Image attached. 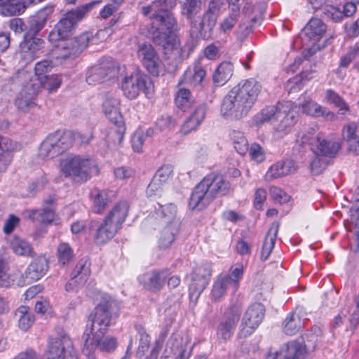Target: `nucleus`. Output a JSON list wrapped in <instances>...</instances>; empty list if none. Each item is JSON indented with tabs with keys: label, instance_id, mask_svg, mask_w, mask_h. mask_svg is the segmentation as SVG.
Returning <instances> with one entry per match:
<instances>
[{
	"label": "nucleus",
	"instance_id": "58",
	"mask_svg": "<svg viewBox=\"0 0 359 359\" xmlns=\"http://www.w3.org/2000/svg\"><path fill=\"white\" fill-rule=\"evenodd\" d=\"M269 193L271 197L276 203H286L290 199V196L285 191L277 187H271Z\"/></svg>",
	"mask_w": 359,
	"mask_h": 359
},
{
	"label": "nucleus",
	"instance_id": "36",
	"mask_svg": "<svg viewBox=\"0 0 359 359\" xmlns=\"http://www.w3.org/2000/svg\"><path fill=\"white\" fill-rule=\"evenodd\" d=\"M284 357L287 359H302L304 358L306 346L303 342L292 341L283 346Z\"/></svg>",
	"mask_w": 359,
	"mask_h": 359
},
{
	"label": "nucleus",
	"instance_id": "41",
	"mask_svg": "<svg viewBox=\"0 0 359 359\" xmlns=\"http://www.w3.org/2000/svg\"><path fill=\"white\" fill-rule=\"evenodd\" d=\"M1 12L4 15H18L25 10V6L21 0H1Z\"/></svg>",
	"mask_w": 359,
	"mask_h": 359
},
{
	"label": "nucleus",
	"instance_id": "27",
	"mask_svg": "<svg viewBox=\"0 0 359 359\" xmlns=\"http://www.w3.org/2000/svg\"><path fill=\"white\" fill-rule=\"evenodd\" d=\"M303 111L310 116L315 117H323L327 121H334L337 116L327 108L323 107L311 99L306 100L301 104Z\"/></svg>",
	"mask_w": 359,
	"mask_h": 359
},
{
	"label": "nucleus",
	"instance_id": "4",
	"mask_svg": "<svg viewBox=\"0 0 359 359\" xmlns=\"http://www.w3.org/2000/svg\"><path fill=\"white\" fill-rule=\"evenodd\" d=\"M85 12L83 10L72 11L66 13L57 24L55 29L50 33V41H58L56 49L64 53L62 55L63 59L74 57L81 51L78 41L69 36L75 25L83 18Z\"/></svg>",
	"mask_w": 359,
	"mask_h": 359
},
{
	"label": "nucleus",
	"instance_id": "11",
	"mask_svg": "<svg viewBox=\"0 0 359 359\" xmlns=\"http://www.w3.org/2000/svg\"><path fill=\"white\" fill-rule=\"evenodd\" d=\"M121 89L127 97L135 99L141 91L146 95H150L154 90V86L146 75L135 72L123 79Z\"/></svg>",
	"mask_w": 359,
	"mask_h": 359
},
{
	"label": "nucleus",
	"instance_id": "49",
	"mask_svg": "<svg viewBox=\"0 0 359 359\" xmlns=\"http://www.w3.org/2000/svg\"><path fill=\"white\" fill-rule=\"evenodd\" d=\"M152 134L151 130L144 131L141 129L135 130L131 138L132 148L135 152H142L144 142L146 138Z\"/></svg>",
	"mask_w": 359,
	"mask_h": 359
},
{
	"label": "nucleus",
	"instance_id": "29",
	"mask_svg": "<svg viewBox=\"0 0 359 359\" xmlns=\"http://www.w3.org/2000/svg\"><path fill=\"white\" fill-rule=\"evenodd\" d=\"M36 93L32 83H27L17 95L15 106L22 111H27L34 104V95Z\"/></svg>",
	"mask_w": 359,
	"mask_h": 359
},
{
	"label": "nucleus",
	"instance_id": "34",
	"mask_svg": "<svg viewBox=\"0 0 359 359\" xmlns=\"http://www.w3.org/2000/svg\"><path fill=\"white\" fill-rule=\"evenodd\" d=\"M231 285V280L226 275H219L213 283L210 298L214 302L219 301L226 293L227 288Z\"/></svg>",
	"mask_w": 359,
	"mask_h": 359
},
{
	"label": "nucleus",
	"instance_id": "17",
	"mask_svg": "<svg viewBox=\"0 0 359 359\" xmlns=\"http://www.w3.org/2000/svg\"><path fill=\"white\" fill-rule=\"evenodd\" d=\"M137 57L151 74L159 75L162 65L161 60L151 44L140 45L137 50Z\"/></svg>",
	"mask_w": 359,
	"mask_h": 359
},
{
	"label": "nucleus",
	"instance_id": "45",
	"mask_svg": "<svg viewBox=\"0 0 359 359\" xmlns=\"http://www.w3.org/2000/svg\"><path fill=\"white\" fill-rule=\"evenodd\" d=\"M325 100L327 103L332 104L336 107L339 108V113L340 114H344L349 111V107L344 99L338 93L331 89H328L325 91Z\"/></svg>",
	"mask_w": 359,
	"mask_h": 359
},
{
	"label": "nucleus",
	"instance_id": "12",
	"mask_svg": "<svg viewBox=\"0 0 359 359\" xmlns=\"http://www.w3.org/2000/svg\"><path fill=\"white\" fill-rule=\"evenodd\" d=\"M47 356L48 359H76L72 341L65 332L50 337Z\"/></svg>",
	"mask_w": 359,
	"mask_h": 359
},
{
	"label": "nucleus",
	"instance_id": "6",
	"mask_svg": "<svg viewBox=\"0 0 359 359\" xmlns=\"http://www.w3.org/2000/svg\"><path fill=\"white\" fill-rule=\"evenodd\" d=\"M95 305L93 313H91V330L97 327L100 330H107L119 314L118 302L108 294L98 290H94L91 296Z\"/></svg>",
	"mask_w": 359,
	"mask_h": 359
},
{
	"label": "nucleus",
	"instance_id": "13",
	"mask_svg": "<svg viewBox=\"0 0 359 359\" xmlns=\"http://www.w3.org/2000/svg\"><path fill=\"white\" fill-rule=\"evenodd\" d=\"M126 70V67L124 65L111 58H105L93 67L91 76H93L94 80L100 81L123 76Z\"/></svg>",
	"mask_w": 359,
	"mask_h": 359
},
{
	"label": "nucleus",
	"instance_id": "31",
	"mask_svg": "<svg viewBox=\"0 0 359 359\" xmlns=\"http://www.w3.org/2000/svg\"><path fill=\"white\" fill-rule=\"evenodd\" d=\"M15 320L18 327L22 331L28 330L33 325L35 318L30 309L26 306H20L15 313Z\"/></svg>",
	"mask_w": 359,
	"mask_h": 359
},
{
	"label": "nucleus",
	"instance_id": "10",
	"mask_svg": "<svg viewBox=\"0 0 359 359\" xmlns=\"http://www.w3.org/2000/svg\"><path fill=\"white\" fill-rule=\"evenodd\" d=\"M58 169L65 177L86 181L90 169V158L88 155L67 154L60 158Z\"/></svg>",
	"mask_w": 359,
	"mask_h": 359
},
{
	"label": "nucleus",
	"instance_id": "3",
	"mask_svg": "<svg viewBox=\"0 0 359 359\" xmlns=\"http://www.w3.org/2000/svg\"><path fill=\"white\" fill-rule=\"evenodd\" d=\"M202 0H185L182 3V14L189 20L190 35L194 39H208L216 25L217 15L214 5L209 6L203 16L199 15Z\"/></svg>",
	"mask_w": 359,
	"mask_h": 359
},
{
	"label": "nucleus",
	"instance_id": "15",
	"mask_svg": "<svg viewBox=\"0 0 359 359\" xmlns=\"http://www.w3.org/2000/svg\"><path fill=\"white\" fill-rule=\"evenodd\" d=\"M264 314V306L259 303L251 305L245 311L241 324L240 334L246 337L259 325Z\"/></svg>",
	"mask_w": 359,
	"mask_h": 359
},
{
	"label": "nucleus",
	"instance_id": "50",
	"mask_svg": "<svg viewBox=\"0 0 359 359\" xmlns=\"http://www.w3.org/2000/svg\"><path fill=\"white\" fill-rule=\"evenodd\" d=\"M193 99L190 91L185 88L180 89L175 98L177 107L183 111H186L191 107Z\"/></svg>",
	"mask_w": 359,
	"mask_h": 359
},
{
	"label": "nucleus",
	"instance_id": "8",
	"mask_svg": "<svg viewBox=\"0 0 359 359\" xmlns=\"http://www.w3.org/2000/svg\"><path fill=\"white\" fill-rule=\"evenodd\" d=\"M128 212V205L126 202L116 203L97 229L94 237L95 242L102 245L111 239L121 229Z\"/></svg>",
	"mask_w": 359,
	"mask_h": 359
},
{
	"label": "nucleus",
	"instance_id": "47",
	"mask_svg": "<svg viewBox=\"0 0 359 359\" xmlns=\"http://www.w3.org/2000/svg\"><path fill=\"white\" fill-rule=\"evenodd\" d=\"M124 133V126H115L114 127H112L107 135V142L108 145L111 147H116L119 146L123 140Z\"/></svg>",
	"mask_w": 359,
	"mask_h": 359
},
{
	"label": "nucleus",
	"instance_id": "52",
	"mask_svg": "<svg viewBox=\"0 0 359 359\" xmlns=\"http://www.w3.org/2000/svg\"><path fill=\"white\" fill-rule=\"evenodd\" d=\"M328 158L313 154L310 161V171L313 175L321 174L326 168L328 163Z\"/></svg>",
	"mask_w": 359,
	"mask_h": 359
},
{
	"label": "nucleus",
	"instance_id": "48",
	"mask_svg": "<svg viewBox=\"0 0 359 359\" xmlns=\"http://www.w3.org/2000/svg\"><path fill=\"white\" fill-rule=\"evenodd\" d=\"M230 137L238 153L241 155L245 154L248 150V142L243 134L241 131L233 130L230 133Z\"/></svg>",
	"mask_w": 359,
	"mask_h": 359
},
{
	"label": "nucleus",
	"instance_id": "39",
	"mask_svg": "<svg viewBox=\"0 0 359 359\" xmlns=\"http://www.w3.org/2000/svg\"><path fill=\"white\" fill-rule=\"evenodd\" d=\"M233 67L229 62H222L213 75V80L218 86H223L233 75Z\"/></svg>",
	"mask_w": 359,
	"mask_h": 359
},
{
	"label": "nucleus",
	"instance_id": "1",
	"mask_svg": "<svg viewBox=\"0 0 359 359\" xmlns=\"http://www.w3.org/2000/svg\"><path fill=\"white\" fill-rule=\"evenodd\" d=\"M170 4L168 0H155L142 7V13L149 16L153 25L158 29V34L154 36V41L163 48L164 53L172 55L174 57H183L184 50L180 47V39L172 33L176 21L168 10Z\"/></svg>",
	"mask_w": 359,
	"mask_h": 359
},
{
	"label": "nucleus",
	"instance_id": "37",
	"mask_svg": "<svg viewBox=\"0 0 359 359\" xmlns=\"http://www.w3.org/2000/svg\"><path fill=\"white\" fill-rule=\"evenodd\" d=\"M105 330H100L93 339L92 344L95 345L102 351H112L117 346L116 338L113 337H104V332Z\"/></svg>",
	"mask_w": 359,
	"mask_h": 359
},
{
	"label": "nucleus",
	"instance_id": "19",
	"mask_svg": "<svg viewBox=\"0 0 359 359\" xmlns=\"http://www.w3.org/2000/svg\"><path fill=\"white\" fill-rule=\"evenodd\" d=\"M327 27L325 24L318 18L311 19L303 29L304 34L313 45L309 49L311 53L324 47L319 42L325 34Z\"/></svg>",
	"mask_w": 359,
	"mask_h": 359
},
{
	"label": "nucleus",
	"instance_id": "57",
	"mask_svg": "<svg viewBox=\"0 0 359 359\" xmlns=\"http://www.w3.org/2000/svg\"><path fill=\"white\" fill-rule=\"evenodd\" d=\"M48 182L46 175H40L35 180L30 182L27 187L29 195H34L38 191L42 189Z\"/></svg>",
	"mask_w": 359,
	"mask_h": 359
},
{
	"label": "nucleus",
	"instance_id": "18",
	"mask_svg": "<svg viewBox=\"0 0 359 359\" xmlns=\"http://www.w3.org/2000/svg\"><path fill=\"white\" fill-rule=\"evenodd\" d=\"M32 35L27 32L20 44L19 53L26 62H30L38 57L44 46V41L42 39L32 37Z\"/></svg>",
	"mask_w": 359,
	"mask_h": 359
},
{
	"label": "nucleus",
	"instance_id": "33",
	"mask_svg": "<svg viewBox=\"0 0 359 359\" xmlns=\"http://www.w3.org/2000/svg\"><path fill=\"white\" fill-rule=\"evenodd\" d=\"M176 212L177 207L172 203L161 206L160 209L156 212V219L158 220L159 226L178 224L175 221Z\"/></svg>",
	"mask_w": 359,
	"mask_h": 359
},
{
	"label": "nucleus",
	"instance_id": "24",
	"mask_svg": "<svg viewBox=\"0 0 359 359\" xmlns=\"http://www.w3.org/2000/svg\"><path fill=\"white\" fill-rule=\"evenodd\" d=\"M305 316L306 312L302 308H297L290 313L283 323L284 332L288 335L295 334L304 325L306 320L304 318Z\"/></svg>",
	"mask_w": 359,
	"mask_h": 359
},
{
	"label": "nucleus",
	"instance_id": "2",
	"mask_svg": "<svg viewBox=\"0 0 359 359\" xmlns=\"http://www.w3.org/2000/svg\"><path fill=\"white\" fill-rule=\"evenodd\" d=\"M261 90L262 86L254 79L240 82L224 96L221 104V115L230 120H240L246 116Z\"/></svg>",
	"mask_w": 359,
	"mask_h": 359
},
{
	"label": "nucleus",
	"instance_id": "38",
	"mask_svg": "<svg viewBox=\"0 0 359 359\" xmlns=\"http://www.w3.org/2000/svg\"><path fill=\"white\" fill-rule=\"evenodd\" d=\"M279 225L277 223H274L271 225L270 229H269L267 234L266 236L265 240L264 241L261 258L263 260H266L268 259L269 255L271 254L274 244L276 240L277 233L278 231Z\"/></svg>",
	"mask_w": 359,
	"mask_h": 359
},
{
	"label": "nucleus",
	"instance_id": "53",
	"mask_svg": "<svg viewBox=\"0 0 359 359\" xmlns=\"http://www.w3.org/2000/svg\"><path fill=\"white\" fill-rule=\"evenodd\" d=\"M114 177L116 180L126 181L133 178L136 174L135 169L131 167L122 165L113 169Z\"/></svg>",
	"mask_w": 359,
	"mask_h": 359
},
{
	"label": "nucleus",
	"instance_id": "21",
	"mask_svg": "<svg viewBox=\"0 0 359 359\" xmlns=\"http://www.w3.org/2000/svg\"><path fill=\"white\" fill-rule=\"evenodd\" d=\"M170 272L167 269L153 271L143 275L140 281L144 288L152 292L160 291L164 286Z\"/></svg>",
	"mask_w": 359,
	"mask_h": 359
},
{
	"label": "nucleus",
	"instance_id": "51",
	"mask_svg": "<svg viewBox=\"0 0 359 359\" xmlns=\"http://www.w3.org/2000/svg\"><path fill=\"white\" fill-rule=\"evenodd\" d=\"M353 62H359V40L350 46L346 54L341 58L340 67L346 68Z\"/></svg>",
	"mask_w": 359,
	"mask_h": 359
},
{
	"label": "nucleus",
	"instance_id": "64",
	"mask_svg": "<svg viewBox=\"0 0 359 359\" xmlns=\"http://www.w3.org/2000/svg\"><path fill=\"white\" fill-rule=\"evenodd\" d=\"M163 184H161L157 180L153 178L146 190L147 196L152 198L156 196H160L163 192Z\"/></svg>",
	"mask_w": 359,
	"mask_h": 359
},
{
	"label": "nucleus",
	"instance_id": "46",
	"mask_svg": "<svg viewBox=\"0 0 359 359\" xmlns=\"http://www.w3.org/2000/svg\"><path fill=\"white\" fill-rule=\"evenodd\" d=\"M9 266L5 254L0 255V287H8L14 282V278L8 273Z\"/></svg>",
	"mask_w": 359,
	"mask_h": 359
},
{
	"label": "nucleus",
	"instance_id": "61",
	"mask_svg": "<svg viewBox=\"0 0 359 359\" xmlns=\"http://www.w3.org/2000/svg\"><path fill=\"white\" fill-rule=\"evenodd\" d=\"M357 124L355 123H350L345 125L342 128V137L345 142L352 140L359 137L357 134Z\"/></svg>",
	"mask_w": 359,
	"mask_h": 359
},
{
	"label": "nucleus",
	"instance_id": "59",
	"mask_svg": "<svg viewBox=\"0 0 359 359\" xmlns=\"http://www.w3.org/2000/svg\"><path fill=\"white\" fill-rule=\"evenodd\" d=\"M231 276H227L231 280V285L236 289L238 286L239 280L241 279L243 273V266L242 264H236L230 269Z\"/></svg>",
	"mask_w": 359,
	"mask_h": 359
},
{
	"label": "nucleus",
	"instance_id": "40",
	"mask_svg": "<svg viewBox=\"0 0 359 359\" xmlns=\"http://www.w3.org/2000/svg\"><path fill=\"white\" fill-rule=\"evenodd\" d=\"M159 245L162 248H168L174 241L175 234L177 232L178 224H164L160 226Z\"/></svg>",
	"mask_w": 359,
	"mask_h": 359
},
{
	"label": "nucleus",
	"instance_id": "26",
	"mask_svg": "<svg viewBox=\"0 0 359 359\" xmlns=\"http://www.w3.org/2000/svg\"><path fill=\"white\" fill-rule=\"evenodd\" d=\"M25 215L33 221H37L42 224H50L54 222L59 224V219L55 215L53 208L44 206L41 209H32L26 210Z\"/></svg>",
	"mask_w": 359,
	"mask_h": 359
},
{
	"label": "nucleus",
	"instance_id": "14",
	"mask_svg": "<svg viewBox=\"0 0 359 359\" xmlns=\"http://www.w3.org/2000/svg\"><path fill=\"white\" fill-rule=\"evenodd\" d=\"M241 311V304H233L225 311L217 329V335L219 338L224 341L230 339L240 319Z\"/></svg>",
	"mask_w": 359,
	"mask_h": 359
},
{
	"label": "nucleus",
	"instance_id": "62",
	"mask_svg": "<svg viewBox=\"0 0 359 359\" xmlns=\"http://www.w3.org/2000/svg\"><path fill=\"white\" fill-rule=\"evenodd\" d=\"M318 128L316 124L306 128L304 130L302 139L304 143H309L311 146L313 139L316 137H320L318 133Z\"/></svg>",
	"mask_w": 359,
	"mask_h": 359
},
{
	"label": "nucleus",
	"instance_id": "54",
	"mask_svg": "<svg viewBox=\"0 0 359 359\" xmlns=\"http://www.w3.org/2000/svg\"><path fill=\"white\" fill-rule=\"evenodd\" d=\"M74 257L73 250L69 244L60 243L57 247V258L60 263L66 264Z\"/></svg>",
	"mask_w": 359,
	"mask_h": 359
},
{
	"label": "nucleus",
	"instance_id": "28",
	"mask_svg": "<svg viewBox=\"0 0 359 359\" xmlns=\"http://www.w3.org/2000/svg\"><path fill=\"white\" fill-rule=\"evenodd\" d=\"M53 12V6H47L38 11L35 15L30 17L27 32L30 34H36L44 27L46 20Z\"/></svg>",
	"mask_w": 359,
	"mask_h": 359
},
{
	"label": "nucleus",
	"instance_id": "35",
	"mask_svg": "<svg viewBox=\"0 0 359 359\" xmlns=\"http://www.w3.org/2000/svg\"><path fill=\"white\" fill-rule=\"evenodd\" d=\"M62 83V78L59 74L47 75L41 80L32 83L37 92L41 88L47 90L49 93L55 91Z\"/></svg>",
	"mask_w": 359,
	"mask_h": 359
},
{
	"label": "nucleus",
	"instance_id": "22",
	"mask_svg": "<svg viewBox=\"0 0 359 359\" xmlns=\"http://www.w3.org/2000/svg\"><path fill=\"white\" fill-rule=\"evenodd\" d=\"M48 269V259L45 256H39L35 258L25 271L24 283H29L39 280L46 274Z\"/></svg>",
	"mask_w": 359,
	"mask_h": 359
},
{
	"label": "nucleus",
	"instance_id": "63",
	"mask_svg": "<svg viewBox=\"0 0 359 359\" xmlns=\"http://www.w3.org/2000/svg\"><path fill=\"white\" fill-rule=\"evenodd\" d=\"M172 172L171 166L163 165L157 170L153 178L165 184L170 178Z\"/></svg>",
	"mask_w": 359,
	"mask_h": 359
},
{
	"label": "nucleus",
	"instance_id": "9",
	"mask_svg": "<svg viewBox=\"0 0 359 359\" xmlns=\"http://www.w3.org/2000/svg\"><path fill=\"white\" fill-rule=\"evenodd\" d=\"M73 144V137L70 132L61 130L49 134L41 143L38 156L42 160L55 158L68 149Z\"/></svg>",
	"mask_w": 359,
	"mask_h": 359
},
{
	"label": "nucleus",
	"instance_id": "25",
	"mask_svg": "<svg viewBox=\"0 0 359 359\" xmlns=\"http://www.w3.org/2000/svg\"><path fill=\"white\" fill-rule=\"evenodd\" d=\"M297 170V165L292 160L288 159L284 161H279L273 164L267 170L265 175L266 181L281 177L283 176L295 172Z\"/></svg>",
	"mask_w": 359,
	"mask_h": 359
},
{
	"label": "nucleus",
	"instance_id": "60",
	"mask_svg": "<svg viewBox=\"0 0 359 359\" xmlns=\"http://www.w3.org/2000/svg\"><path fill=\"white\" fill-rule=\"evenodd\" d=\"M87 270L85 269V264L83 262H79L78 264L76 266L74 273V277L72 278V280L69 282L66 285V290L67 291H73L74 290L73 285L76 283L77 278L79 279H83V274H86L85 272Z\"/></svg>",
	"mask_w": 359,
	"mask_h": 359
},
{
	"label": "nucleus",
	"instance_id": "32",
	"mask_svg": "<svg viewBox=\"0 0 359 359\" xmlns=\"http://www.w3.org/2000/svg\"><path fill=\"white\" fill-rule=\"evenodd\" d=\"M348 230L353 233V238L350 243L351 250L359 251V206H355L351 211L350 224Z\"/></svg>",
	"mask_w": 359,
	"mask_h": 359
},
{
	"label": "nucleus",
	"instance_id": "56",
	"mask_svg": "<svg viewBox=\"0 0 359 359\" xmlns=\"http://www.w3.org/2000/svg\"><path fill=\"white\" fill-rule=\"evenodd\" d=\"M138 333L140 336L139 346L137 349V354L142 356L148 350L150 345V336L147 333L145 330L139 327L137 329Z\"/></svg>",
	"mask_w": 359,
	"mask_h": 359
},
{
	"label": "nucleus",
	"instance_id": "43",
	"mask_svg": "<svg viewBox=\"0 0 359 359\" xmlns=\"http://www.w3.org/2000/svg\"><path fill=\"white\" fill-rule=\"evenodd\" d=\"M205 76V71L201 67L187 69L183 76L182 82L191 86L200 84Z\"/></svg>",
	"mask_w": 359,
	"mask_h": 359
},
{
	"label": "nucleus",
	"instance_id": "7",
	"mask_svg": "<svg viewBox=\"0 0 359 359\" xmlns=\"http://www.w3.org/2000/svg\"><path fill=\"white\" fill-rule=\"evenodd\" d=\"M261 116L263 121H278L274 129L280 137H283L289 133L296 123L298 116L297 108L290 102L278 103L275 106L263 109Z\"/></svg>",
	"mask_w": 359,
	"mask_h": 359
},
{
	"label": "nucleus",
	"instance_id": "44",
	"mask_svg": "<svg viewBox=\"0 0 359 359\" xmlns=\"http://www.w3.org/2000/svg\"><path fill=\"white\" fill-rule=\"evenodd\" d=\"M11 247L13 252L20 256H31L33 248L29 243L19 237H15L11 243Z\"/></svg>",
	"mask_w": 359,
	"mask_h": 359
},
{
	"label": "nucleus",
	"instance_id": "5",
	"mask_svg": "<svg viewBox=\"0 0 359 359\" xmlns=\"http://www.w3.org/2000/svg\"><path fill=\"white\" fill-rule=\"evenodd\" d=\"M230 184L221 175L210 173L195 187L189 200L191 210L202 209L217 196L225 195Z\"/></svg>",
	"mask_w": 359,
	"mask_h": 359
},
{
	"label": "nucleus",
	"instance_id": "23",
	"mask_svg": "<svg viewBox=\"0 0 359 359\" xmlns=\"http://www.w3.org/2000/svg\"><path fill=\"white\" fill-rule=\"evenodd\" d=\"M62 54L64 53L55 48L51 53V60H43L35 65L34 72L36 81L47 76L53 67L62 64L66 60L62 58Z\"/></svg>",
	"mask_w": 359,
	"mask_h": 359
},
{
	"label": "nucleus",
	"instance_id": "55",
	"mask_svg": "<svg viewBox=\"0 0 359 359\" xmlns=\"http://www.w3.org/2000/svg\"><path fill=\"white\" fill-rule=\"evenodd\" d=\"M265 4L259 3L258 4L251 6L250 4L246 3L243 6V11L248 15H253L251 20L253 22L259 21L262 18L263 13L265 11Z\"/></svg>",
	"mask_w": 359,
	"mask_h": 359
},
{
	"label": "nucleus",
	"instance_id": "30",
	"mask_svg": "<svg viewBox=\"0 0 359 359\" xmlns=\"http://www.w3.org/2000/svg\"><path fill=\"white\" fill-rule=\"evenodd\" d=\"M205 114V105L201 104L198 106L182 126V133L183 134H188L196 130L197 127L203 121Z\"/></svg>",
	"mask_w": 359,
	"mask_h": 359
},
{
	"label": "nucleus",
	"instance_id": "20",
	"mask_svg": "<svg viewBox=\"0 0 359 359\" xmlns=\"http://www.w3.org/2000/svg\"><path fill=\"white\" fill-rule=\"evenodd\" d=\"M340 144L336 141L327 140L323 137H316L313 139L311 149L313 154L320 156L334 158L340 149Z\"/></svg>",
	"mask_w": 359,
	"mask_h": 359
},
{
	"label": "nucleus",
	"instance_id": "16",
	"mask_svg": "<svg viewBox=\"0 0 359 359\" xmlns=\"http://www.w3.org/2000/svg\"><path fill=\"white\" fill-rule=\"evenodd\" d=\"M212 269L209 264H203L195 268L189 285V296L196 300L205 289L211 276Z\"/></svg>",
	"mask_w": 359,
	"mask_h": 359
},
{
	"label": "nucleus",
	"instance_id": "42",
	"mask_svg": "<svg viewBox=\"0 0 359 359\" xmlns=\"http://www.w3.org/2000/svg\"><path fill=\"white\" fill-rule=\"evenodd\" d=\"M109 202L108 192L105 190H95L93 194L91 210L95 213H101Z\"/></svg>",
	"mask_w": 359,
	"mask_h": 359
}]
</instances>
